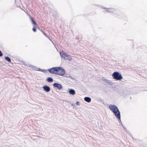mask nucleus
Segmentation results:
<instances>
[{
  "label": "nucleus",
  "instance_id": "1",
  "mask_svg": "<svg viewBox=\"0 0 147 147\" xmlns=\"http://www.w3.org/2000/svg\"><path fill=\"white\" fill-rule=\"evenodd\" d=\"M48 71L51 73L60 76H63L65 74V70L61 67H56L51 68Z\"/></svg>",
  "mask_w": 147,
  "mask_h": 147
},
{
  "label": "nucleus",
  "instance_id": "2",
  "mask_svg": "<svg viewBox=\"0 0 147 147\" xmlns=\"http://www.w3.org/2000/svg\"><path fill=\"white\" fill-rule=\"evenodd\" d=\"M109 108L113 112L117 117L120 120V112L118 108L115 105H110Z\"/></svg>",
  "mask_w": 147,
  "mask_h": 147
},
{
  "label": "nucleus",
  "instance_id": "3",
  "mask_svg": "<svg viewBox=\"0 0 147 147\" xmlns=\"http://www.w3.org/2000/svg\"><path fill=\"white\" fill-rule=\"evenodd\" d=\"M60 54L61 57L65 60L69 61L71 60L72 59L70 55L65 53L63 51H62L60 52Z\"/></svg>",
  "mask_w": 147,
  "mask_h": 147
},
{
  "label": "nucleus",
  "instance_id": "4",
  "mask_svg": "<svg viewBox=\"0 0 147 147\" xmlns=\"http://www.w3.org/2000/svg\"><path fill=\"white\" fill-rule=\"evenodd\" d=\"M113 78L117 80H120L123 78L121 75L117 72H114L112 74Z\"/></svg>",
  "mask_w": 147,
  "mask_h": 147
},
{
  "label": "nucleus",
  "instance_id": "5",
  "mask_svg": "<svg viewBox=\"0 0 147 147\" xmlns=\"http://www.w3.org/2000/svg\"><path fill=\"white\" fill-rule=\"evenodd\" d=\"M53 85L55 87L57 88L59 90H61L62 88V86L61 84L57 83H54Z\"/></svg>",
  "mask_w": 147,
  "mask_h": 147
},
{
  "label": "nucleus",
  "instance_id": "6",
  "mask_svg": "<svg viewBox=\"0 0 147 147\" xmlns=\"http://www.w3.org/2000/svg\"><path fill=\"white\" fill-rule=\"evenodd\" d=\"M44 90L47 92H49L50 90V88L48 86H45L43 87Z\"/></svg>",
  "mask_w": 147,
  "mask_h": 147
},
{
  "label": "nucleus",
  "instance_id": "7",
  "mask_svg": "<svg viewBox=\"0 0 147 147\" xmlns=\"http://www.w3.org/2000/svg\"><path fill=\"white\" fill-rule=\"evenodd\" d=\"M69 93L70 94L72 95H74L75 94V92L74 90L72 89H71L69 90Z\"/></svg>",
  "mask_w": 147,
  "mask_h": 147
},
{
  "label": "nucleus",
  "instance_id": "8",
  "mask_svg": "<svg viewBox=\"0 0 147 147\" xmlns=\"http://www.w3.org/2000/svg\"><path fill=\"white\" fill-rule=\"evenodd\" d=\"M84 99L85 101L88 102H90L91 101V98L89 97H86Z\"/></svg>",
  "mask_w": 147,
  "mask_h": 147
},
{
  "label": "nucleus",
  "instance_id": "9",
  "mask_svg": "<svg viewBox=\"0 0 147 147\" xmlns=\"http://www.w3.org/2000/svg\"><path fill=\"white\" fill-rule=\"evenodd\" d=\"M47 80L48 82H52L53 81V79L50 77L48 78L47 79Z\"/></svg>",
  "mask_w": 147,
  "mask_h": 147
},
{
  "label": "nucleus",
  "instance_id": "10",
  "mask_svg": "<svg viewBox=\"0 0 147 147\" xmlns=\"http://www.w3.org/2000/svg\"><path fill=\"white\" fill-rule=\"evenodd\" d=\"M5 60L9 62H11V61L10 59L8 57H5Z\"/></svg>",
  "mask_w": 147,
  "mask_h": 147
},
{
  "label": "nucleus",
  "instance_id": "11",
  "mask_svg": "<svg viewBox=\"0 0 147 147\" xmlns=\"http://www.w3.org/2000/svg\"><path fill=\"white\" fill-rule=\"evenodd\" d=\"M31 21L32 22V23L34 24L35 25L37 26V24L36 23V22L33 19V18L31 17Z\"/></svg>",
  "mask_w": 147,
  "mask_h": 147
},
{
  "label": "nucleus",
  "instance_id": "12",
  "mask_svg": "<svg viewBox=\"0 0 147 147\" xmlns=\"http://www.w3.org/2000/svg\"><path fill=\"white\" fill-rule=\"evenodd\" d=\"M32 30L34 32H35L36 31V29L34 28H33Z\"/></svg>",
  "mask_w": 147,
  "mask_h": 147
},
{
  "label": "nucleus",
  "instance_id": "13",
  "mask_svg": "<svg viewBox=\"0 0 147 147\" xmlns=\"http://www.w3.org/2000/svg\"><path fill=\"white\" fill-rule=\"evenodd\" d=\"M3 55V53H2L1 51H0V56L1 57Z\"/></svg>",
  "mask_w": 147,
  "mask_h": 147
},
{
  "label": "nucleus",
  "instance_id": "14",
  "mask_svg": "<svg viewBox=\"0 0 147 147\" xmlns=\"http://www.w3.org/2000/svg\"><path fill=\"white\" fill-rule=\"evenodd\" d=\"M42 33H43V34L45 36H46V37H47V36L46 35V34L43 32H42Z\"/></svg>",
  "mask_w": 147,
  "mask_h": 147
},
{
  "label": "nucleus",
  "instance_id": "15",
  "mask_svg": "<svg viewBox=\"0 0 147 147\" xmlns=\"http://www.w3.org/2000/svg\"><path fill=\"white\" fill-rule=\"evenodd\" d=\"M42 33H43V34L45 36H46V37H47V36L46 35V34L43 32H42Z\"/></svg>",
  "mask_w": 147,
  "mask_h": 147
},
{
  "label": "nucleus",
  "instance_id": "16",
  "mask_svg": "<svg viewBox=\"0 0 147 147\" xmlns=\"http://www.w3.org/2000/svg\"><path fill=\"white\" fill-rule=\"evenodd\" d=\"M42 33H43V34L45 36H46V37H47V36L46 35V34L43 32H42Z\"/></svg>",
  "mask_w": 147,
  "mask_h": 147
},
{
  "label": "nucleus",
  "instance_id": "17",
  "mask_svg": "<svg viewBox=\"0 0 147 147\" xmlns=\"http://www.w3.org/2000/svg\"><path fill=\"white\" fill-rule=\"evenodd\" d=\"M42 33H43V34L45 36H46V37H47V36L46 35V34L43 32H42Z\"/></svg>",
  "mask_w": 147,
  "mask_h": 147
}]
</instances>
